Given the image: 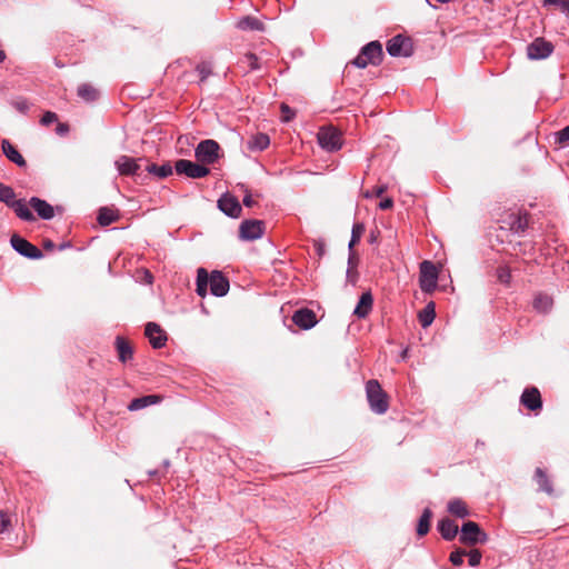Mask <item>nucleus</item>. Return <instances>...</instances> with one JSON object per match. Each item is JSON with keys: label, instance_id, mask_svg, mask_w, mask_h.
<instances>
[{"label": "nucleus", "instance_id": "f257e3e1", "mask_svg": "<svg viewBox=\"0 0 569 569\" xmlns=\"http://www.w3.org/2000/svg\"><path fill=\"white\" fill-rule=\"evenodd\" d=\"M501 234H497L500 243H511V237H523L533 223L532 214L521 206H512L500 210L495 218Z\"/></svg>", "mask_w": 569, "mask_h": 569}, {"label": "nucleus", "instance_id": "f03ea898", "mask_svg": "<svg viewBox=\"0 0 569 569\" xmlns=\"http://www.w3.org/2000/svg\"><path fill=\"white\" fill-rule=\"evenodd\" d=\"M0 201L13 208L16 214L24 221H33L34 216L29 210L28 204L24 200H16V193L13 189L0 182Z\"/></svg>", "mask_w": 569, "mask_h": 569}, {"label": "nucleus", "instance_id": "7ed1b4c3", "mask_svg": "<svg viewBox=\"0 0 569 569\" xmlns=\"http://www.w3.org/2000/svg\"><path fill=\"white\" fill-rule=\"evenodd\" d=\"M366 393L372 411L382 415L388 410V395L382 390L378 380L371 379L367 382Z\"/></svg>", "mask_w": 569, "mask_h": 569}, {"label": "nucleus", "instance_id": "20e7f679", "mask_svg": "<svg viewBox=\"0 0 569 569\" xmlns=\"http://www.w3.org/2000/svg\"><path fill=\"white\" fill-rule=\"evenodd\" d=\"M382 47L378 41L366 44L352 63L358 68H366L368 64L378 66L382 60Z\"/></svg>", "mask_w": 569, "mask_h": 569}, {"label": "nucleus", "instance_id": "39448f33", "mask_svg": "<svg viewBox=\"0 0 569 569\" xmlns=\"http://www.w3.org/2000/svg\"><path fill=\"white\" fill-rule=\"evenodd\" d=\"M441 267V263L437 266L429 260H423L420 263L419 283L423 292L431 293L435 291Z\"/></svg>", "mask_w": 569, "mask_h": 569}, {"label": "nucleus", "instance_id": "423d86ee", "mask_svg": "<svg viewBox=\"0 0 569 569\" xmlns=\"http://www.w3.org/2000/svg\"><path fill=\"white\" fill-rule=\"evenodd\" d=\"M488 535L475 521H467L461 527L460 541L467 546L485 543Z\"/></svg>", "mask_w": 569, "mask_h": 569}, {"label": "nucleus", "instance_id": "0eeeda50", "mask_svg": "<svg viewBox=\"0 0 569 569\" xmlns=\"http://www.w3.org/2000/svg\"><path fill=\"white\" fill-rule=\"evenodd\" d=\"M319 146L327 151H337L342 147L341 133L333 127H322L317 134Z\"/></svg>", "mask_w": 569, "mask_h": 569}, {"label": "nucleus", "instance_id": "6e6552de", "mask_svg": "<svg viewBox=\"0 0 569 569\" xmlns=\"http://www.w3.org/2000/svg\"><path fill=\"white\" fill-rule=\"evenodd\" d=\"M219 143L214 140L208 139L201 141L197 146L194 156L200 163H203L204 166L212 164L219 159Z\"/></svg>", "mask_w": 569, "mask_h": 569}, {"label": "nucleus", "instance_id": "1a4fd4ad", "mask_svg": "<svg viewBox=\"0 0 569 569\" xmlns=\"http://www.w3.org/2000/svg\"><path fill=\"white\" fill-rule=\"evenodd\" d=\"M174 169L177 173L184 174L190 178H203L210 172L203 163H197L186 159L178 160L174 164Z\"/></svg>", "mask_w": 569, "mask_h": 569}, {"label": "nucleus", "instance_id": "9d476101", "mask_svg": "<svg viewBox=\"0 0 569 569\" xmlns=\"http://www.w3.org/2000/svg\"><path fill=\"white\" fill-rule=\"evenodd\" d=\"M553 44L545 38H536L527 47V56L530 60L546 59L553 52Z\"/></svg>", "mask_w": 569, "mask_h": 569}, {"label": "nucleus", "instance_id": "9b49d317", "mask_svg": "<svg viewBox=\"0 0 569 569\" xmlns=\"http://www.w3.org/2000/svg\"><path fill=\"white\" fill-rule=\"evenodd\" d=\"M387 51L392 57H409L412 53V42L408 37L398 34L388 41Z\"/></svg>", "mask_w": 569, "mask_h": 569}, {"label": "nucleus", "instance_id": "f8f14e48", "mask_svg": "<svg viewBox=\"0 0 569 569\" xmlns=\"http://www.w3.org/2000/svg\"><path fill=\"white\" fill-rule=\"evenodd\" d=\"M208 284L210 291L216 297H223L229 291V280L222 274L221 271L214 270L210 274L208 273Z\"/></svg>", "mask_w": 569, "mask_h": 569}, {"label": "nucleus", "instance_id": "ddd939ff", "mask_svg": "<svg viewBox=\"0 0 569 569\" xmlns=\"http://www.w3.org/2000/svg\"><path fill=\"white\" fill-rule=\"evenodd\" d=\"M144 335L154 349L164 347L168 340L166 331L156 322H148L146 325Z\"/></svg>", "mask_w": 569, "mask_h": 569}, {"label": "nucleus", "instance_id": "4468645a", "mask_svg": "<svg viewBox=\"0 0 569 569\" xmlns=\"http://www.w3.org/2000/svg\"><path fill=\"white\" fill-rule=\"evenodd\" d=\"M292 322L302 330H309L317 325V316L315 311L308 308H301L293 312Z\"/></svg>", "mask_w": 569, "mask_h": 569}, {"label": "nucleus", "instance_id": "2eb2a0df", "mask_svg": "<svg viewBox=\"0 0 569 569\" xmlns=\"http://www.w3.org/2000/svg\"><path fill=\"white\" fill-rule=\"evenodd\" d=\"M240 237L246 240L260 238L264 232V223L260 220H246L240 224Z\"/></svg>", "mask_w": 569, "mask_h": 569}, {"label": "nucleus", "instance_id": "dca6fc26", "mask_svg": "<svg viewBox=\"0 0 569 569\" xmlns=\"http://www.w3.org/2000/svg\"><path fill=\"white\" fill-rule=\"evenodd\" d=\"M520 402L530 411H538L542 408L541 395L536 387L526 388L520 397Z\"/></svg>", "mask_w": 569, "mask_h": 569}, {"label": "nucleus", "instance_id": "f3484780", "mask_svg": "<svg viewBox=\"0 0 569 569\" xmlns=\"http://www.w3.org/2000/svg\"><path fill=\"white\" fill-rule=\"evenodd\" d=\"M29 210H34L39 218L43 220H50L54 217V208L38 197H32L29 202H27Z\"/></svg>", "mask_w": 569, "mask_h": 569}, {"label": "nucleus", "instance_id": "a211bd4d", "mask_svg": "<svg viewBox=\"0 0 569 569\" xmlns=\"http://www.w3.org/2000/svg\"><path fill=\"white\" fill-rule=\"evenodd\" d=\"M218 207L231 218H238L242 210L238 199L229 193L221 196L218 200Z\"/></svg>", "mask_w": 569, "mask_h": 569}, {"label": "nucleus", "instance_id": "6ab92c4d", "mask_svg": "<svg viewBox=\"0 0 569 569\" xmlns=\"http://www.w3.org/2000/svg\"><path fill=\"white\" fill-rule=\"evenodd\" d=\"M114 164L121 176H133L139 170L137 160L128 156H120Z\"/></svg>", "mask_w": 569, "mask_h": 569}, {"label": "nucleus", "instance_id": "aec40b11", "mask_svg": "<svg viewBox=\"0 0 569 569\" xmlns=\"http://www.w3.org/2000/svg\"><path fill=\"white\" fill-rule=\"evenodd\" d=\"M373 298L370 291L361 295L358 305L353 310V315L360 319L366 318L372 310Z\"/></svg>", "mask_w": 569, "mask_h": 569}, {"label": "nucleus", "instance_id": "412c9836", "mask_svg": "<svg viewBox=\"0 0 569 569\" xmlns=\"http://www.w3.org/2000/svg\"><path fill=\"white\" fill-rule=\"evenodd\" d=\"M114 347L118 353V359L121 362H127L128 360L132 359L133 348L129 340L118 336L114 341Z\"/></svg>", "mask_w": 569, "mask_h": 569}, {"label": "nucleus", "instance_id": "4be33fe9", "mask_svg": "<svg viewBox=\"0 0 569 569\" xmlns=\"http://www.w3.org/2000/svg\"><path fill=\"white\" fill-rule=\"evenodd\" d=\"M270 144V138L267 133L258 132L250 137L247 148L251 152L263 151Z\"/></svg>", "mask_w": 569, "mask_h": 569}, {"label": "nucleus", "instance_id": "5701e85b", "mask_svg": "<svg viewBox=\"0 0 569 569\" xmlns=\"http://www.w3.org/2000/svg\"><path fill=\"white\" fill-rule=\"evenodd\" d=\"M438 530L443 539L450 541L458 535V525L449 518H443L438 522Z\"/></svg>", "mask_w": 569, "mask_h": 569}, {"label": "nucleus", "instance_id": "b1692460", "mask_svg": "<svg viewBox=\"0 0 569 569\" xmlns=\"http://www.w3.org/2000/svg\"><path fill=\"white\" fill-rule=\"evenodd\" d=\"M2 151H3L4 156L10 161L16 163L18 167H21V168L26 167L27 162H26L24 158L21 156V153L18 151V149L9 140L4 139L2 141Z\"/></svg>", "mask_w": 569, "mask_h": 569}, {"label": "nucleus", "instance_id": "393cba45", "mask_svg": "<svg viewBox=\"0 0 569 569\" xmlns=\"http://www.w3.org/2000/svg\"><path fill=\"white\" fill-rule=\"evenodd\" d=\"M120 218V212L114 207H102L99 209L98 213V222L102 227H107L112 222L118 221Z\"/></svg>", "mask_w": 569, "mask_h": 569}, {"label": "nucleus", "instance_id": "a878e982", "mask_svg": "<svg viewBox=\"0 0 569 569\" xmlns=\"http://www.w3.org/2000/svg\"><path fill=\"white\" fill-rule=\"evenodd\" d=\"M162 397L158 395H149L140 398H134L128 406V409L131 411L140 410L151 405L159 403Z\"/></svg>", "mask_w": 569, "mask_h": 569}, {"label": "nucleus", "instance_id": "bb28decb", "mask_svg": "<svg viewBox=\"0 0 569 569\" xmlns=\"http://www.w3.org/2000/svg\"><path fill=\"white\" fill-rule=\"evenodd\" d=\"M359 256L357 251H350L349 258H348V269H347V280L351 284H356L359 278V273L357 271V267L359 264Z\"/></svg>", "mask_w": 569, "mask_h": 569}, {"label": "nucleus", "instance_id": "cd10ccee", "mask_svg": "<svg viewBox=\"0 0 569 569\" xmlns=\"http://www.w3.org/2000/svg\"><path fill=\"white\" fill-rule=\"evenodd\" d=\"M435 317H436V306H435V302H432V301L427 303L426 307L422 310H420L418 313L419 322L423 328L429 327L433 322Z\"/></svg>", "mask_w": 569, "mask_h": 569}, {"label": "nucleus", "instance_id": "c85d7f7f", "mask_svg": "<svg viewBox=\"0 0 569 569\" xmlns=\"http://www.w3.org/2000/svg\"><path fill=\"white\" fill-rule=\"evenodd\" d=\"M533 309L540 313H547L553 306V300L550 296L539 293L535 297L532 302Z\"/></svg>", "mask_w": 569, "mask_h": 569}, {"label": "nucleus", "instance_id": "c756f323", "mask_svg": "<svg viewBox=\"0 0 569 569\" xmlns=\"http://www.w3.org/2000/svg\"><path fill=\"white\" fill-rule=\"evenodd\" d=\"M448 511L459 518H466L469 516V509L465 501L461 499H453L448 503Z\"/></svg>", "mask_w": 569, "mask_h": 569}, {"label": "nucleus", "instance_id": "7c9ffc66", "mask_svg": "<svg viewBox=\"0 0 569 569\" xmlns=\"http://www.w3.org/2000/svg\"><path fill=\"white\" fill-rule=\"evenodd\" d=\"M432 511L429 508H426L417 525V535L419 537H423L429 532Z\"/></svg>", "mask_w": 569, "mask_h": 569}, {"label": "nucleus", "instance_id": "2f4dec72", "mask_svg": "<svg viewBox=\"0 0 569 569\" xmlns=\"http://www.w3.org/2000/svg\"><path fill=\"white\" fill-rule=\"evenodd\" d=\"M240 30H263V23L253 17H244L237 22Z\"/></svg>", "mask_w": 569, "mask_h": 569}, {"label": "nucleus", "instance_id": "473e14b6", "mask_svg": "<svg viewBox=\"0 0 569 569\" xmlns=\"http://www.w3.org/2000/svg\"><path fill=\"white\" fill-rule=\"evenodd\" d=\"M78 96L86 101H94L99 97L98 90L89 83H82L78 87Z\"/></svg>", "mask_w": 569, "mask_h": 569}, {"label": "nucleus", "instance_id": "72a5a7b5", "mask_svg": "<svg viewBox=\"0 0 569 569\" xmlns=\"http://www.w3.org/2000/svg\"><path fill=\"white\" fill-rule=\"evenodd\" d=\"M208 288V272L204 268H199L197 271V293L200 297H206Z\"/></svg>", "mask_w": 569, "mask_h": 569}, {"label": "nucleus", "instance_id": "f704fd0d", "mask_svg": "<svg viewBox=\"0 0 569 569\" xmlns=\"http://www.w3.org/2000/svg\"><path fill=\"white\" fill-rule=\"evenodd\" d=\"M147 170L149 173H152L158 178H167L172 173V167L169 163H164L162 166L151 163L148 166Z\"/></svg>", "mask_w": 569, "mask_h": 569}, {"label": "nucleus", "instance_id": "c9c22d12", "mask_svg": "<svg viewBox=\"0 0 569 569\" xmlns=\"http://www.w3.org/2000/svg\"><path fill=\"white\" fill-rule=\"evenodd\" d=\"M536 479L541 490L547 493H552L551 483L546 475V472L541 468L536 469Z\"/></svg>", "mask_w": 569, "mask_h": 569}, {"label": "nucleus", "instance_id": "e433bc0d", "mask_svg": "<svg viewBox=\"0 0 569 569\" xmlns=\"http://www.w3.org/2000/svg\"><path fill=\"white\" fill-rule=\"evenodd\" d=\"M11 246L16 250H33L38 249L36 246L28 242L26 239L18 234H13L10 239Z\"/></svg>", "mask_w": 569, "mask_h": 569}, {"label": "nucleus", "instance_id": "4c0bfd02", "mask_svg": "<svg viewBox=\"0 0 569 569\" xmlns=\"http://www.w3.org/2000/svg\"><path fill=\"white\" fill-rule=\"evenodd\" d=\"M365 232V226L362 223H355L352 227V234L348 244L349 249H352L360 240Z\"/></svg>", "mask_w": 569, "mask_h": 569}, {"label": "nucleus", "instance_id": "58836bf2", "mask_svg": "<svg viewBox=\"0 0 569 569\" xmlns=\"http://www.w3.org/2000/svg\"><path fill=\"white\" fill-rule=\"evenodd\" d=\"M241 63L246 64L249 68V70H257L260 68L258 63V58L253 53H247L241 60Z\"/></svg>", "mask_w": 569, "mask_h": 569}, {"label": "nucleus", "instance_id": "ea45409f", "mask_svg": "<svg viewBox=\"0 0 569 569\" xmlns=\"http://www.w3.org/2000/svg\"><path fill=\"white\" fill-rule=\"evenodd\" d=\"M467 556V551L462 549H457L450 553V561L453 566L460 567L463 562V557Z\"/></svg>", "mask_w": 569, "mask_h": 569}, {"label": "nucleus", "instance_id": "a19ab883", "mask_svg": "<svg viewBox=\"0 0 569 569\" xmlns=\"http://www.w3.org/2000/svg\"><path fill=\"white\" fill-rule=\"evenodd\" d=\"M11 104L21 113H27L30 108V103L24 98L13 100Z\"/></svg>", "mask_w": 569, "mask_h": 569}, {"label": "nucleus", "instance_id": "79ce46f5", "mask_svg": "<svg viewBox=\"0 0 569 569\" xmlns=\"http://www.w3.org/2000/svg\"><path fill=\"white\" fill-rule=\"evenodd\" d=\"M197 72L200 76V80L204 81L211 73V67L207 62H201L197 66Z\"/></svg>", "mask_w": 569, "mask_h": 569}, {"label": "nucleus", "instance_id": "37998d69", "mask_svg": "<svg viewBox=\"0 0 569 569\" xmlns=\"http://www.w3.org/2000/svg\"><path fill=\"white\" fill-rule=\"evenodd\" d=\"M543 4H555L560 8L562 12L569 14V0H543Z\"/></svg>", "mask_w": 569, "mask_h": 569}, {"label": "nucleus", "instance_id": "c03bdc74", "mask_svg": "<svg viewBox=\"0 0 569 569\" xmlns=\"http://www.w3.org/2000/svg\"><path fill=\"white\" fill-rule=\"evenodd\" d=\"M467 556L469 557V565L471 567H477L481 560V552L478 549L470 550Z\"/></svg>", "mask_w": 569, "mask_h": 569}, {"label": "nucleus", "instance_id": "a18cd8bd", "mask_svg": "<svg viewBox=\"0 0 569 569\" xmlns=\"http://www.w3.org/2000/svg\"><path fill=\"white\" fill-rule=\"evenodd\" d=\"M58 121V116L52 111H47L43 113L40 123L42 126H50L51 123Z\"/></svg>", "mask_w": 569, "mask_h": 569}, {"label": "nucleus", "instance_id": "49530a36", "mask_svg": "<svg viewBox=\"0 0 569 569\" xmlns=\"http://www.w3.org/2000/svg\"><path fill=\"white\" fill-rule=\"evenodd\" d=\"M71 244L69 242H61L58 246H56L51 240H44L43 241V248L46 250L50 249H70Z\"/></svg>", "mask_w": 569, "mask_h": 569}, {"label": "nucleus", "instance_id": "de8ad7c7", "mask_svg": "<svg viewBox=\"0 0 569 569\" xmlns=\"http://www.w3.org/2000/svg\"><path fill=\"white\" fill-rule=\"evenodd\" d=\"M510 270L507 267H501L498 269V279L502 283H509L510 281Z\"/></svg>", "mask_w": 569, "mask_h": 569}, {"label": "nucleus", "instance_id": "09e8293b", "mask_svg": "<svg viewBox=\"0 0 569 569\" xmlns=\"http://www.w3.org/2000/svg\"><path fill=\"white\" fill-rule=\"evenodd\" d=\"M556 140L560 144L569 141V126L565 127L559 132H557Z\"/></svg>", "mask_w": 569, "mask_h": 569}, {"label": "nucleus", "instance_id": "8fccbe9b", "mask_svg": "<svg viewBox=\"0 0 569 569\" xmlns=\"http://www.w3.org/2000/svg\"><path fill=\"white\" fill-rule=\"evenodd\" d=\"M387 190V187L386 186H378L376 188H373L372 191H367L365 193V197L366 198H370V197H381Z\"/></svg>", "mask_w": 569, "mask_h": 569}, {"label": "nucleus", "instance_id": "3c124183", "mask_svg": "<svg viewBox=\"0 0 569 569\" xmlns=\"http://www.w3.org/2000/svg\"><path fill=\"white\" fill-rule=\"evenodd\" d=\"M22 256L30 259H40L42 258V251H19Z\"/></svg>", "mask_w": 569, "mask_h": 569}, {"label": "nucleus", "instance_id": "603ef678", "mask_svg": "<svg viewBox=\"0 0 569 569\" xmlns=\"http://www.w3.org/2000/svg\"><path fill=\"white\" fill-rule=\"evenodd\" d=\"M141 273H142V281L147 284H152V282H153L152 273L147 269H142Z\"/></svg>", "mask_w": 569, "mask_h": 569}, {"label": "nucleus", "instance_id": "864d4df0", "mask_svg": "<svg viewBox=\"0 0 569 569\" xmlns=\"http://www.w3.org/2000/svg\"><path fill=\"white\" fill-rule=\"evenodd\" d=\"M393 206V200L391 198H385L379 202V208L381 210H388L391 209Z\"/></svg>", "mask_w": 569, "mask_h": 569}, {"label": "nucleus", "instance_id": "5fc2aeb1", "mask_svg": "<svg viewBox=\"0 0 569 569\" xmlns=\"http://www.w3.org/2000/svg\"><path fill=\"white\" fill-rule=\"evenodd\" d=\"M281 111L283 113V120L284 121H290L293 117V114H291V111H290V108L286 104H282L281 106Z\"/></svg>", "mask_w": 569, "mask_h": 569}, {"label": "nucleus", "instance_id": "6e6d98bb", "mask_svg": "<svg viewBox=\"0 0 569 569\" xmlns=\"http://www.w3.org/2000/svg\"><path fill=\"white\" fill-rule=\"evenodd\" d=\"M0 520H1V531L6 530L9 526V518L3 513L0 512Z\"/></svg>", "mask_w": 569, "mask_h": 569}, {"label": "nucleus", "instance_id": "4d7b16f0", "mask_svg": "<svg viewBox=\"0 0 569 569\" xmlns=\"http://www.w3.org/2000/svg\"><path fill=\"white\" fill-rule=\"evenodd\" d=\"M253 203H254V201H253V199H252L251 194H250V193H247V194L244 196V198H243V204H244L246 207H252V206H253Z\"/></svg>", "mask_w": 569, "mask_h": 569}, {"label": "nucleus", "instance_id": "13d9d810", "mask_svg": "<svg viewBox=\"0 0 569 569\" xmlns=\"http://www.w3.org/2000/svg\"><path fill=\"white\" fill-rule=\"evenodd\" d=\"M58 133H64L68 131V127L63 123H59L57 128Z\"/></svg>", "mask_w": 569, "mask_h": 569}, {"label": "nucleus", "instance_id": "bf43d9fd", "mask_svg": "<svg viewBox=\"0 0 569 569\" xmlns=\"http://www.w3.org/2000/svg\"><path fill=\"white\" fill-rule=\"evenodd\" d=\"M6 52L3 50L0 49V63L3 62L6 60Z\"/></svg>", "mask_w": 569, "mask_h": 569}, {"label": "nucleus", "instance_id": "052dcab7", "mask_svg": "<svg viewBox=\"0 0 569 569\" xmlns=\"http://www.w3.org/2000/svg\"><path fill=\"white\" fill-rule=\"evenodd\" d=\"M370 243H371V244H375V243H376V238H375L373 232H372V233H371V236H370Z\"/></svg>", "mask_w": 569, "mask_h": 569}, {"label": "nucleus", "instance_id": "680f3d73", "mask_svg": "<svg viewBox=\"0 0 569 569\" xmlns=\"http://www.w3.org/2000/svg\"><path fill=\"white\" fill-rule=\"evenodd\" d=\"M325 246H326V243L321 241V242H319V243L317 244V248H316V249H323V247H325Z\"/></svg>", "mask_w": 569, "mask_h": 569}]
</instances>
